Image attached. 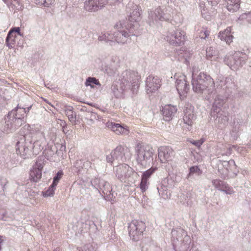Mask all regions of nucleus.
<instances>
[{
    "mask_svg": "<svg viewBox=\"0 0 251 251\" xmlns=\"http://www.w3.org/2000/svg\"><path fill=\"white\" fill-rule=\"evenodd\" d=\"M24 135L20 136L16 144V152L23 158L36 155L43 149L46 141L42 131L31 129L29 125L23 127Z\"/></svg>",
    "mask_w": 251,
    "mask_h": 251,
    "instance_id": "obj_1",
    "label": "nucleus"
},
{
    "mask_svg": "<svg viewBox=\"0 0 251 251\" xmlns=\"http://www.w3.org/2000/svg\"><path fill=\"white\" fill-rule=\"evenodd\" d=\"M31 105L27 108L21 107L19 105L8 113L4 118V123L2 126V130L3 132L9 133L14 131L25 121V117L27 112H29Z\"/></svg>",
    "mask_w": 251,
    "mask_h": 251,
    "instance_id": "obj_2",
    "label": "nucleus"
},
{
    "mask_svg": "<svg viewBox=\"0 0 251 251\" xmlns=\"http://www.w3.org/2000/svg\"><path fill=\"white\" fill-rule=\"evenodd\" d=\"M192 85L194 91L206 95L207 99L215 91V83L213 78L209 75L201 72L195 76L194 70L192 75Z\"/></svg>",
    "mask_w": 251,
    "mask_h": 251,
    "instance_id": "obj_3",
    "label": "nucleus"
},
{
    "mask_svg": "<svg viewBox=\"0 0 251 251\" xmlns=\"http://www.w3.org/2000/svg\"><path fill=\"white\" fill-rule=\"evenodd\" d=\"M172 241L176 251H191L193 244L187 232L181 228H176L172 231Z\"/></svg>",
    "mask_w": 251,
    "mask_h": 251,
    "instance_id": "obj_4",
    "label": "nucleus"
},
{
    "mask_svg": "<svg viewBox=\"0 0 251 251\" xmlns=\"http://www.w3.org/2000/svg\"><path fill=\"white\" fill-rule=\"evenodd\" d=\"M115 27L118 30L114 32V42L122 45L130 42V37L136 35L137 29V24L132 27L121 22L117 23Z\"/></svg>",
    "mask_w": 251,
    "mask_h": 251,
    "instance_id": "obj_5",
    "label": "nucleus"
},
{
    "mask_svg": "<svg viewBox=\"0 0 251 251\" xmlns=\"http://www.w3.org/2000/svg\"><path fill=\"white\" fill-rule=\"evenodd\" d=\"M116 176L122 182H133L139 177L138 174L126 164H122L114 168Z\"/></svg>",
    "mask_w": 251,
    "mask_h": 251,
    "instance_id": "obj_6",
    "label": "nucleus"
},
{
    "mask_svg": "<svg viewBox=\"0 0 251 251\" xmlns=\"http://www.w3.org/2000/svg\"><path fill=\"white\" fill-rule=\"evenodd\" d=\"M248 59L246 53L237 51L233 54H227L224 58V62L233 70H237L241 68Z\"/></svg>",
    "mask_w": 251,
    "mask_h": 251,
    "instance_id": "obj_7",
    "label": "nucleus"
},
{
    "mask_svg": "<svg viewBox=\"0 0 251 251\" xmlns=\"http://www.w3.org/2000/svg\"><path fill=\"white\" fill-rule=\"evenodd\" d=\"M136 160L139 164L146 167L153 160V150L149 146L138 145L136 148Z\"/></svg>",
    "mask_w": 251,
    "mask_h": 251,
    "instance_id": "obj_8",
    "label": "nucleus"
},
{
    "mask_svg": "<svg viewBox=\"0 0 251 251\" xmlns=\"http://www.w3.org/2000/svg\"><path fill=\"white\" fill-rule=\"evenodd\" d=\"M186 38V33L184 31L180 28H175L168 31L164 39L170 45L178 47L184 44Z\"/></svg>",
    "mask_w": 251,
    "mask_h": 251,
    "instance_id": "obj_9",
    "label": "nucleus"
},
{
    "mask_svg": "<svg viewBox=\"0 0 251 251\" xmlns=\"http://www.w3.org/2000/svg\"><path fill=\"white\" fill-rule=\"evenodd\" d=\"M172 13L171 8L159 7L154 10L151 11L149 15L150 25L155 24L159 21H168L171 19Z\"/></svg>",
    "mask_w": 251,
    "mask_h": 251,
    "instance_id": "obj_10",
    "label": "nucleus"
},
{
    "mask_svg": "<svg viewBox=\"0 0 251 251\" xmlns=\"http://www.w3.org/2000/svg\"><path fill=\"white\" fill-rule=\"evenodd\" d=\"M137 74L131 71H125L120 77V81L125 86L132 85L131 90L133 93L137 92L139 83Z\"/></svg>",
    "mask_w": 251,
    "mask_h": 251,
    "instance_id": "obj_11",
    "label": "nucleus"
},
{
    "mask_svg": "<svg viewBox=\"0 0 251 251\" xmlns=\"http://www.w3.org/2000/svg\"><path fill=\"white\" fill-rule=\"evenodd\" d=\"M176 87L181 99H184L189 90V85L186 80V76L180 73H176Z\"/></svg>",
    "mask_w": 251,
    "mask_h": 251,
    "instance_id": "obj_12",
    "label": "nucleus"
},
{
    "mask_svg": "<svg viewBox=\"0 0 251 251\" xmlns=\"http://www.w3.org/2000/svg\"><path fill=\"white\" fill-rule=\"evenodd\" d=\"M145 229V224L141 221L133 220L128 225V233L133 241H138L142 237Z\"/></svg>",
    "mask_w": 251,
    "mask_h": 251,
    "instance_id": "obj_13",
    "label": "nucleus"
},
{
    "mask_svg": "<svg viewBox=\"0 0 251 251\" xmlns=\"http://www.w3.org/2000/svg\"><path fill=\"white\" fill-rule=\"evenodd\" d=\"M126 9L127 11L129 9L130 12L128 17L129 23L127 25L133 27V25L137 24L138 28L139 26L138 22L141 20V9L137 5L131 2L128 3Z\"/></svg>",
    "mask_w": 251,
    "mask_h": 251,
    "instance_id": "obj_14",
    "label": "nucleus"
},
{
    "mask_svg": "<svg viewBox=\"0 0 251 251\" xmlns=\"http://www.w3.org/2000/svg\"><path fill=\"white\" fill-rule=\"evenodd\" d=\"M245 124V120L239 115H235L231 117L230 134L234 139H237L239 136Z\"/></svg>",
    "mask_w": 251,
    "mask_h": 251,
    "instance_id": "obj_15",
    "label": "nucleus"
},
{
    "mask_svg": "<svg viewBox=\"0 0 251 251\" xmlns=\"http://www.w3.org/2000/svg\"><path fill=\"white\" fill-rule=\"evenodd\" d=\"M222 166L218 167V170L222 176L224 178L228 176L230 173L236 175V171L235 170L236 166L234 160L231 159L228 161H224L223 162Z\"/></svg>",
    "mask_w": 251,
    "mask_h": 251,
    "instance_id": "obj_16",
    "label": "nucleus"
},
{
    "mask_svg": "<svg viewBox=\"0 0 251 251\" xmlns=\"http://www.w3.org/2000/svg\"><path fill=\"white\" fill-rule=\"evenodd\" d=\"M167 184H162L160 187H157L158 192L161 197L164 199L170 198L171 190L175 187L176 184L171 177L167 179Z\"/></svg>",
    "mask_w": 251,
    "mask_h": 251,
    "instance_id": "obj_17",
    "label": "nucleus"
},
{
    "mask_svg": "<svg viewBox=\"0 0 251 251\" xmlns=\"http://www.w3.org/2000/svg\"><path fill=\"white\" fill-rule=\"evenodd\" d=\"M111 152L115 159L118 162L125 161L131 157L129 149L127 148H125L122 146L117 147Z\"/></svg>",
    "mask_w": 251,
    "mask_h": 251,
    "instance_id": "obj_18",
    "label": "nucleus"
},
{
    "mask_svg": "<svg viewBox=\"0 0 251 251\" xmlns=\"http://www.w3.org/2000/svg\"><path fill=\"white\" fill-rule=\"evenodd\" d=\"M108 3V0H85L84 8L90 12H95L103 8Z\"/></svg>",
    "mask_w": 251,
    "mask_h": 251,
    "instance_id": "obj_19",
    "label": "nucleus"
},
{
    "mask_svg": "<svg viewBox=\"0 0 251 251\" xmlns=\"http://www.w3.org/2000/svg\"><path fill=\"white\" fill-rule=\"evenodd\" d=\"M98 160V158L96 156L91 155L87 158L77 161L74 166L76 167L78 171L82 168L88 170L89 169L94 168L95 163Z\"/></svg>",
    "mask_w": 251,
    "mask_h": 251,
    "instance_id": "obj_20",
    "label": "nucleus"
},
{
    "mask_svg": "<svg viewBox=\"0 0 251 251\" xmlns=\"http://www.w3.org/2000/svg\"><path fill=\"white\" fill-rule=\"evenodd\" d=\"M158 156L161 163H166L172 160L174 151L169 147L162 146L158 149Z\"/></svg>",
    "mask_w": 251,
    "mask_h": 251,
    "instance_id": "obj_21",
    "label": "nucleus"
},
{
    "mask_svg": "<svg viewBox=\"0 0 251 251\" xmlns=\"http://www.w3.org/2000/svg\"><path fill=\"white\" fill-rule=\"evenodd\" d=\"M160 80L157 76H149L146 79V90L147 93L155 92L160 86Z\"/></svg>",
    "mask_w": 251,
    "mask_h": 251,
    "instance_id": "obj_22",
    "label": "nucleus"
},
{
    "mask_svg": "<svg viewBox=\"0 0 251 251\" xmlns=\"http://www.w3.org/2000/svg\"><path fill=\"white\" fill-rule=\"evenodd\" d=\"M184 115L183 119V124L186 125V127L188 130H190L194 121L196 119V117L194 114L193 107L191 106L189 108L186 107V108L184 109Z\"/></svg>",
    "mask_w": 251,
    "mask_h": 251,
    "instance_id": "obj_23",
    "label": "nucleus"
},
{
    "mask_svg": "<svg viewBox=\"0 0 251 251\" xmlns=\"http://www.w3.org/2000/svg\"><path fill=\"white\" fill-rule=\"evenodd\" d=\"M44 165L43 163L36 162L30 170V176L31 179L35 182H38L42 176V171Z\"/></svg>",
    "mask_w": 251,
    "mask_h": 251,
    "instance_id": "obj_24",
    "label": "nucleus"
},
{
    "mask_svg": "<svg viewBox=\"0 0 251 251\" xmlns=\"http://www.w3.org/2000/svg\"><path fill=\"white\" fill-rule=\"evenodd\" d=\"M118 66V58L115 56L112 58L110 62H108L102 67V69L109 75H112L116 73Z\"/></svg>",
    "mask_w": 251,
    "mask_h": 251,
    "instance_id": "obj_25",
    "label": "nucleus"
},
{
    "mask_svg": "<svg viewBox=\"0 0 251 251\" xmlns=\"http://www.w3.org/2000/svg\"><path fill=\"white\" fill-rule=\"evenodd\" d=\"M176 111L177 108L176 106L171 104L165 105L162 107L161 111L164 120L166 121H170L171 120Z\"/></svg>",
    "mask_w": 251,
    "mask_h": 251,
    "instance_id": "obj_26",
    "label": "nucleus"
},
{
    "mask_svg": "<svg viewBox=\"0 0 251 251\" xmlns=\"http://www.w3.org/2000/svg\"><path fill=\"white\" fill-rule=\"evenodd\" d=\"M107 127L114 132L116 134H125L127 135L129 133V130L127 128L126 126H122L119 124H117L113 122H108L107 123Z\"/></svg>",
    "mask_w": 251,
    "mask_h": 251,
    "instance_id": "obj_27",
    "label": "nucleus"
},
{
    "mask_svg": "<svg viewBox=\"0 0 251 251\" xmlns=\"http://www.w3.org/2000/svg\"><path fill=\"white\" fill-rule=\"evenodd\" d=\"M225 103V99L222 96L216 95L214 98V100L213 103L211 108V114L215 116L218 111L221 110V108Z\"/></svg>",
    "mask_w": 251,
    "mask_h": 251,
    "instance_id": "obj_28",
    "label": "nucleus"
},
{
    "mask_svg": "<svg viewBox=\"0 0 251 251\" xmlns=\"http://www.w3.org/2000/svg\"><path fill=\"white\" fill-rule=\"evenodd\" d=\"M99 192L107 201H111L113 198L112 188L107 181L103 182V185Z\"/></svg>",
    "mask_w": 251,
    "mask_h": 251,
    "instance_id": "obj_29",
    "label": "nucleus"
},
{
    "mask_svg": "<svg viewBox=\"0 0 251 251\" xmlns=\"http://www.w3.org/2000/svg\"><path fill=\"white\" fill-rule=\"evenodd\" d=\"M232 27L228 26L224 31H220L218 37L224 41L227 44H230L233 41V36L231 34Z\"/></svg>",
    "mask_w": 251,
    "mask_h": 251,
    "instance_id": "obj_30",
    "label": "nucleus"
},
{
    "mask_svg": "<svg viewBox=\"0 0 251 251\" xmlns=\"http://www.w3.org/2000/svg\"><path fill=\"white\" fill-rule=\"evenodd\" d=\"M214 116L210 113L211 118H213L216 124H226L228 121V118L226 114L221 110Z\"/></svg>",
    "mask_w": 251,
    "mask_h": 251,
    "instance_id": "obj_31",
    "label": "nucleus"
},
{
    "mask_svg": "<svg viewBox=\"0 0 251 251\" xmlns=\"http://www.w3.org/2000/svg\"><path fill=\"white\" fill-rule=\"evenodd\" d=\"M226 7L231 12H235L240 8V0H226Z\"/></svg>",
    "mask_w": 251,
    "mask_h": 251,
    "instance_id": "obj_32",
    "label": "nucleus"
},
{
    "mask_svg": "<svg viewBox=\"0 0 251 251\" xmlns=\"http://www.w3.org/2000/svg\"><path fill=\"white\" fill-rule=\"evenodd\" d=\"M114 32L102 33L98 38L99 41L114 42Z\"/></svg>",
    "mask_w": 251,
    "mask_h": 251,
    "instance_id": "obj_33",
    "label": "nucleus"
},
{
    "mask_svg": "<svg viewBox=\"0 0 251 251\" xmlns=\"http://www.w3.org/2000/svg\"><path fill=\"white\" fill-rule=\"evenodd\" d=\"M65 114L68 117L69 121L73 124L75 123L76 120V114L73 111V108L70 106H67L65 108Z\"/></svg>",
    "mask_w": 251,
    "mask_h": 251,
    "instance_id": "obj_34",
    "label": "nucleus"
},
{
    "mask_svg": "<svg viewBox=\"0 0 251 251\" xmlns=\"http://www.w3.org/2000/svg\"><path fill=\"white\" fill-rule=\"evenodd\" d=\"M180 202L185 206H188L191 204V193L190 192H185L180 196Z\"/></svg>",
    "mask_w": 251,
    "mask_h": 251,
    "instance_id": "obj_35",
    "label": "nucleus"
},
{
    "mask_svg": "<svg viewBox=\"0 0 251 251\" xmlns=\"http://www.w3.org/2000/svg\"><path fill=\"white\" fill-rule=\"evenodd\" d=\"M103 182L106 181L100 177H95L91 180V184L92 187L99 192L103 185Z\"/></svg>",
    "mask_w": 251,
    "mask_h": 251,
    "instance_id": "obj_36",
    "label": "nucleus"
},
{
    "mask_svg": "<svg viewBox=\"0 0 251 251\" xmlns=\"http://www.w3.org/2000/svg\"><path fill=\"white\" fill-rule=\"evenodd\" d=\"M7 5L13 9L19 10L21 8V5L19 0H3Z\"/></svg>",
    "mask_w": 251,
    "mask_h": 251,
    "instance_id": "obj_37",
    "label": "nucleus"
},
{
    "mask_svg": "<svg viewBox=\"0 0 251 251\" xmlns=\"http://www.w3.org/2000/svg\"><path fill=\"white\" fill-rule=\"evenodd\" d=\"M15 35L10 34V33H8L6 38V44L9 49L14 48L15 44Z\"/></svg>",
    "mask_w": 251,
    "mask_h": 251,
    "instance_id": "obj_38",
    "label": "nucleus"
},
{
    "mask_svg": "<svg viewBox=\"0 0 251 251\" xmlns=\"http://www.w3.org/2000/svg\"><path fill=\"white\" fill-rule=\"evenodd\" d=\"M226 182L219 179H215L212 180V184L215 188L221 191L223 189V187L225 184Z\"/></svg>",
    "mask_w": 251,
    "mask_h": 251,
    "instance_id": "obj_39",
    "label": "nucleus"
},
{
    "mask_svg": "<svg viewBox=\"0 0 251 251\" xmlns=\"http://www.w3.org/2000/svg\"><path fill=\"white\" fill-rule=\"evenodd\" d=\"M85 85L86 86H90L91 88H94V86L93 84L100 86L99 81L95 77H88L85 82Z\"/></svg>",
    "mask_w": 251,
    "mask_h": 251,
    "instance_id": "obj_40",
    "label": "nucleus"
},
{
    "mask_svg": "<svg viewBox=\"0 0 251 251\" xmlns=\"http://www.w3.org/2000/svg\"><path fill=\"white\" fill-rule=\"evenodd\" d=\"M55 187L51 184L47 190L42 192L43 196L44 197H52L54 194Z\"/></svg>",
    "mask_w": 251,
    "mask_h": 251,
    "instance_id": "obj_41",
    "label": "nucleus"
},
{
    "mask_svg": "<svg viewBox=\"0 0 251 251\" xmlns=\"http://www.w3.org/2000/svg\"><path fill=\"white\" fill-rule=\"evenodd\" d=\"M202 171L201 170V169L199 168L197 166H192L190 167L189 169V173L187 175V177L188 178H189L191 176L196 174L197 175H200L201 174Z\"/></svg>",
    "mask_w": 251,
    "mask_h": 251,
    "instance_id": "obj_42",
    "label": "nucleus"
},
{
    "mask_svg": "<svg viewBox=\"0 0 251 251\" xmlns=\"http://www.w3.org/2000/svg\"><path fill=\"white\" fill-rule=\"evenodd\" d=\"M54 0H34L36 4L45 7H49L51 5Z\"/></svg>",
    "mask_w": 251,
    "mask_h": 251,
    "instance_id": "obj_43",
    "label": "nucleus"
},
{
    "mask_svg": "<svg viewBox=\"0 0 251 251\" xmlns=\"http://www.w3.org/2000/svg\"><path fill=\"white\" fill-rule=\"evenodd\" d=\"M197 32L198 35L201 39H205L209 34V32L207 29L203 27H201L200 30L198 29Z\"/></svg>",
    "mask_w": 251,
    "mask_h": 251,
    "instance_id": "obj_44",
    "label": "nucleus"
},
{
    "mask_svg": "<svg viewBox=\"0 0 251 251\" xmlns=\"http://www.w3.org/2000/svg\"><path fill=\"white\" fill-rule=\"evenodd\" d=\"M233 149L235 150L239 153L244 154L245 153L247 152V149L248 148H250L249 145H247V146H233L232 147Z\"/></svg>",
    "mask_w": 251,
    "mask_h": 251,
    "instance_id": "obj_45",
    "label": "nucleus"
},
{
    "mask_svg": "<svg viewBox=\"0 0 251 251\" xmlns=\"http://www.w3.org/2000/svg\"><path fill=\"white\" fill-rule=\"evenodd\" d=\"M96 244H88L84 245L81 250H79V251H96Z\"/></svg>",
    "mask_w": 251,
    "mask_h": 251,
    "instance_id": "obj_46",
    "label": "nucleus"
},
{
    "mask_svg": "<svg viewBox=\"0 0 251 251\" xmlns=\"http://www.w3.org/2000/svg\"><path fill=\"white\" fill-rule=\"evenodd\" d=\"M155 170V168H151L148 170L145 171L142 175V178L148 180L149 178L151 177Z\"/></svg>",
    "mask_w": 251,
    "mask_h": 251,
    "instance_id": "obj_47",
    "label": "nucleus"
},
{
    "mask_svg": "<svg viewBox=\"0 0 251 251\" xmlns=\"http://www.w3.org/2000/svg\"><path fill=\"white\" fill-rule=\"evenodd\" d=\"M149 182L148 180L144 178H141V181L139 185V187L142 192H145L148 188Z\"/></svg>",
    "mask_w": 251,
    "mask_h": 251,
    "instance_id": "obj_48",
    "label": "nucleus"
},
{
    "mask_svg": "<svg viewBox=\"0 0 251 251\" xmlns=\"http://www.w3.org/2000/svg\"><path fill=\"white\" fill-rule=\"evenodd\" d=\"M206 58L207 59L211 60L212 57L215 55L216 50L212 47H209L206 50Z\"/></svg>",
    "mask_w": 251,
    "mask_h": 251,
    "instance_id": "obj_49",
    "label": "nucleus"
},
{
    "mask_svg": "<svg viewBox=\"0 0 251 251\" xmlns=\"http://www.w3.org/2000/svg\"><path fill=\"white\" fill-rule=\"evenodd\" d=\"M63 175V172L62 171H60L57 173L55 176L53 177V182L52 183V184L53 185L56 186L58 183L59 182V181Z\"/></svg>",
    "mask_w": 251,
    "mask_h": 251,
    "instance_id": "obj_50",
    "label": "nucleus"
},
{
    "mask_svg": "<svg viewBox=\"0 0 251 251\" xmlns=\"http://www.w3.org/2000/svg\"><path fill=\"white\" fill-rule=\"evenodd\" d=\"M223 187V189L221 191L224 192L226 194L231 195L234 193L233 188L231 187L228 186V185L226 183Z\"/></svg>",
    "mask_w": 251,
    "mask_h": 251,
    "instance_id": "obj_51",
    "label": "nucleus"
},
{
    "mask_svg": "<svg viewBox=\"0 0 251 251\" xmlns=\"http://www.w3.org/2000/svg\"><path fill=\"white\" fill-rule=\"evenodd\" d=\"M239 19L240 20H246L247 22L251 23V12L245 13L241 15Z\"/></svg>",
    "mask_w": 251,
    "mask_h": 251,
    "instance_id": "obj_52",
    "label": "nucleus"
},
{
    "mask_svg": "<svg viewBox=\"0 0 251 251\" xmlns=\"http://www.w3.org/2000/svg\"><path fill=\"white\" fill-rule=\"evenodd\" d=\"M233 85V82L231 77H227L225 78L224 86H225L226 88H231Z\"/></svg>",
    "mask_w": 251,
    "mask_h": 251,
    "instance_id": "obj_53",
    "label": "nucleus"
},
{
    "mask_svg": "<svg viewBox=\"0 0 251 251\" xmlns=\"http://www.w3.org/2000/svg\"><path fill=\"white\" fill-rule=\"evenodd\" d=\"M188 141L193 145H195L196 147L200 148L201 146V145L203 143L204 140V139L202 138L198 140L190 139L188 140Z\"/></svg>",
    "mask_w": 251,
    "mask_h": 251,
    "instance_id": "obj_54",
    "label": "nucleus"
},
{
    "mask_svg": "<svg viewBox=\"0 0 251 251\" xmlns=\"http://www.w3.org/2000/svg\"><path fill=\"white\" fill-rule=\"evenodd\" d=\"M171 177L172 178H173L174 181L176 185L181 180V175L180 174L173 175Z\"/></svg>",
    "mask_w": 251,
    "mask_h": 251,
    "instance_id": "obj_55",
    "label": "nucleus"
},
{
    "mask_svg": "<svg viewBox=\"0 0 251 251\" xmlns=\"http://www.w3.org/2000/svg\"><path fill=\"white\" fill-rule=\"evenodd\" d=\"M112 90L114 95L116 98H118L121 96V92L118 89L117 86L114 85L112 86Z\"/></svg>",
    "mask_w": 251,
    "mask_h": 251,
    "instance_id": "obj_56",
    "label": "nucleus"
},
{
    "mask_svg": "<svg viewBox=\"0 0 251 251\" xmlns=\"http://www.w3.org/2000/svg\"><path fill=\"white\" fill-rule=\"evenodd\" d=\"M7 103V100L4 96L0 95V108L4 106Z\"/></svg>",
    "mask_w": 251,
    "mask_h": 251,
    "instance_id": "obj_57",
    "label": "nucleus"
},
{
    "mask_svg": "<svg viewBox=\"0 0 251 251\" xmlns=\"http://www.w3.org/2000/svg\"><path fill=\"white\" fill-rule=\"evenodd\" d=\"M14 32L17 33L20 36L22 35L21 33L20 28L19 27H16L11 29L8 33H10V34H13Z\"/></svg>",
    "mask_w": 251,
    "mask_h": 251,
    "instance_id": "obj_58",
    "label": "nucleus"
},
{
    "mask_svg": "<svg viewBox=\"0 0 251 251\" xmlns=\"http://www.w3.org/2000/svg\"><path fill=\"white\" fill-rule=\"evenodd\" d=\"M7 182V180L4 178H0V188L4 190L5 185Z\"/></svg>",
    "mask_w": 251,
    "mask_h": 251,
    "instance_id": "obj_59",
    "label": "nucleus"
},
{
    "mask_svg": "<svg viewBox=\"0 0 251 251\" xmlns=\"http://www.w3.org/2000/svg\"><path fill=\"white\" fill-rule=\"evenodd\" d=\"M106 160L108 162L110 163H112L114 161H116V159H115L114 156H113L112 152L106 156Z\"/></svg>",
    "mask_w": 251,
    "mask_h": 251,
    "instance_id": "obj_60",
    "label": "nucleus"
},
{
    "mask_svg": "<svg viewBox=\"0 0 251 251\" xmlns=\"http://www.w3.org/2000/svg\"><path fill=\"white\" fill-rule=\"evenodd\" d=\"M189 59L187 58H185L184 60V63H185L187 65H189Z\"/></svg>",
    "mask_w": 251,
    "mask_h": 251,
    "instance_id": "obj_61",
    "label": "nucleus"
},
{
    "mask_svg": "<svg viewBox=\"0 0 251 251\" xmlns=\"http://www.w3.org/2000/svg\"><path fill=\"white\" fill-rule=\"evenodd\" d=\"M66 126V124L65 123V122H63V131L64 133H66L65 132H66V130H65V126Z\"/></svg>",
    "mask_w": 251,
    "mask_h": 251,
    "instance_id": "obj_62",
    "label": "nucleus"
},
{
    "mask_svg": "<svg viewBox=\"0 0 251 251\" xmlns=\"http://www.w3.org/2000/svg\"><path fill=\"white\" fill-rule=\"evenodd\" d=\"M66 126V124L65 123V122H63V131L64 133H66L65 132H66V130H65V126Z\"/></svg>",
    "mask_w": 251,
    "mask_h": 251,
    "instance_id": "obj_63",
    "label": "nucleus"
},
{
    "mask_svg": "<svg viewBox=\"0 0 251 251\" xmlns=\"http://www.w3.org/2000/svg\"><path fill=\"white\" fill-rule=\"evenodd\" d=\"M4 212L3 211H1V213L0 214V219H3L4 218Z\"/></svg>",
    "mask_w": 251,
    "mask_h": 251,
    "instance_id": "obj_64",
    "label": "nucleus"
}]
</instances>
